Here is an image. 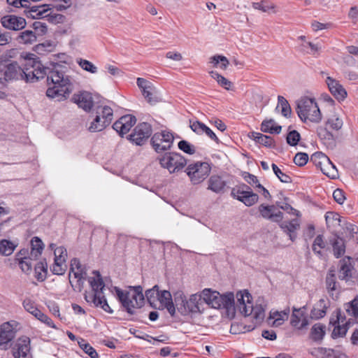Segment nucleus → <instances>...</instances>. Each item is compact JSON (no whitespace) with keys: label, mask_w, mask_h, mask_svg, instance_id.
<instances>
[{"label":"nucleus","mask_w":358,"mask_h":358,"mask_svg":"<svg viewBox=\"0 0 358 358\" xmlns=\"http://www.w3.org/2000/svg\"><path fill=\"white\" fill-rule=\"evenodd\" d=\"M66 69L58 63L50 64V66H44L38 59H29L24 68H22L17 62L10 61L6 55L0 57V73L3 80H23L34 83L46 76L48 83L51 81L53 84V87L48 88L46 95L58 101L65 100L73 89L72 79L66 74Z\"/></svg>","instance_id":"nucleus-1"},{"label":"nucleus","mask_w":358,"mask_h":358,"mask_svg":"<svg viewBox=\"0 0 358 358\" xmlns=\"http://www.w3.org/2000/svg\"><path fill=\"white\" fill-rule=\"evenodd\" d=\"M93 277L88 278V282L92 287L93 293H85V299L87 303H92L96 307L101 308L104 311L108 313H113V310L109 306L106 297L103 294L105 284L102 277L98 271H94Z\"/></svg>","instance_id":"nucleus-2"},{"label":"nucleus","mask_w":358,"mask_h":358,"mask_svg":"<svg viewBox=\"0 0 358 358\" xmlns=\"http://www.w3.org/2000/svg\"><path fill=\"white\" fill-rule=\"evenodd\" d=\"M117 297L122 306L129 315L135 313L134 309L140 308L144 304V295L141 286L130 287L129 291H123L117 287H115Z\"/></svg>","instance_id":"nucleus-3"},{"label":"nucleus","mask_w":358,"mask_h":358,"mask_svg":"<svg viewBox=\"0 0 358 358\" xmlns=\"http://www.w3.org/2000/svg\"><path fill=\"white\" fill-rule=\"evenodd\" d=\"M236 309L244 316L253 315L254 318L260 322L265 316V309L262 304H256L255 306L251 301L252 296L246 290L240 291L236 294Z\"/></svg>","instance_id":"nucleus-4"},{"label":"nucleus","mask_w":358,"mask_h":358,"mask_svg":"<svg viewBox=\"0 0 358 358\" xmlns=\"http://www.w3.org/2000/svg\"><path fill=\"white\" fill-rule=\"evenodd\" d=\"M296 113L303 122L319 123L322 115L315 99L302 97L296 103Z\"/></svg>","instance_id":"nucleus-5"},{"label":"nucleus","mask_w":358,"mask_h":358,"mask_svg":"<svg viewBox=\"0 0 358 358\" xmlns=\"http://www.w3.org/2000/svg\"><path fill=\"white\" fill-rule=\"evenodd\" d=\"M174 299L178 310L182 315L201 312L202 300L200 294H192L189 300H187L183 293L178 292L175 294Z\"/></svg>","instance_id":"nucleus-6"},{"label":"nucleus","mask_w":358,"mask_h":358,"mask_svg":"<svg viewBox=\"0 0 358 358\" xmlns=\"http://www.w3.org/2000/svg\"><path fill=\"white\" fill-rule=\"evenodd\" d=\"M213 308H224L228 317L233 318L236 310V304L234 302V295L232 292L220 294L214 291L213 294V302L210 306Z\"/></svg>","instance_id":"nucleus-7"},{"label":"nucleus","mask_w":358,"mask_h":358,"mask_svg":"<svg viewBox=\"0 0 358 358\" xmlns=\"http://www.w3.org/2000/svg\"><path fill=\"white\" fill-rule=\"evenodd\" d=\"M231 196L243 203L246 206H252L259 200V196L254 193L251 188L244 184H240L231 189Z\"/></svg>","instance_id":"nucleus-8"},{"label":"nucleus","mask_w":358,"mask_h":358,"mask_svg":"<svg viewBox=\"0 0 358 358\" xmlns=\"http://www.w3.org/2000/svg\"><path fill=\"white\" fill-rule=\"evenodd\" d=\"M160 165L172 173L182 169L187 164L186 159L179 153L168 152L159 158Z\"/></svg>","instance_id":"nucleus-9"},{"label":"nucleus","mask_w":358,"mask_h":358,"mask_svg":"<svg viewBox=\"0 0 358 358\" xmlns=\"http://www.w3.org/2000/svg\"><path fill=\"white\" fill-rule=\"evenodd\" d=\"M174 141L173 135L171 132L164 130L161 132L155 133L150 139V143L152 148L157 153H160L171 149Z\"/></svg>","instance_id":"nucleus-10"},{"label":"nucleus","mask_w":358,"mask_h":358,"mask_svg":"<svg viewBox=\"0 0 358 358\" xmlns=\"http://www.w3.org/2000/svg\"><path fill=\"white\" fill-rule=\"evenodd\" d=\"M343 121L340 115L335 111H331L327 115L325 128L319 127L317 129V132L320 138L326 137V136L330 138L333 136L331 132L339 131L343 127Z\"/></svg>","instance_id":"nucleus-11"},{"label":"nucleus","mask_w":358,"mask_h":358,"mask_svg":"<svg viewBox=\"0 0 358 358\" xmlns=\"http://www.w3.org/2000/svg\"><path fill=\"white\" fill-rule=\"evenodd\" d=\"M186 172L192 182L194 185L203 181L210 172V167L207 162H197L189 164Z\"/></svg>","instance_id":"nucleus-12"},{"label":"nucleus","mask_w":358,"mask_h":358,"mask_svg":"<svg viewBox=\"0 0 358 358\" xmlns=\"http://www.w3.org/2000/svg\"><path fill=\"white\" fill-rule=\"evenodd\" d=\"M310 162H312L317 167H320V170L324 175L331 178H336L337 173L336 166L322 152H316L313 154L310 157Z\"/></svg>","instance_id":"nucleus-13"},{"label":"nucleus","mask_w":358,"mask_h":358,"mask_svg":"<svg viewBox=\"0 0 358 358\" xmlns=\"http://www.w3.org/2000/svg\"><path fill=\"white\" fill-rule=\"evenodd\" d=\"M152 132V127L147 122L138 124L129 136V140L137 145H142L148 141Z\"/></svg>","instance_id":"nucleus-14"},{"label":"nucleus","mask_w":358,"mask_h":358,"mask_svg":"<svg viewBox=\"0 0 358 358\" xmlns=\"http://www.w3.org/2000/svg\"><path fill=\"white\" fill-rule=\"evenodd\" d=\"M136 83L149 103L153 105L159 101L157 91L150 82L144 78H138Z\"/></svg>","instance_id":"nucleus-15"},{"label":"nucleus","mask_w":358,"mask_h":358,"mask_svg":"<svg viewBox=\"0 0 358 358\" xmlns=\"http://www.w3.org/2000/svg\"><path fill=\"white\" fill-rule=\"evenodd\" d=\"M0 22L3 27L12 31L23 29L26 25V20L15 15H6L1 17Z\"/></svg>","instance_id":"nucleus-16"},{"label":"nucleus","mask_w":358,"mask_h":358,"mask_svg":"<svg viewBox=\"0 0 358 358\" xmlns=\"http://www.w3.org/2000/svg\"><path fill=\"white\" fill-rule=\"evenodd\" d=\"M136 118L132 115H126L122 116L119 120L115 122L113 128L120 136H123L128 133L131 128L136 124Z\"/></svg>","instance_id":"nucleus-17"},{"label":"nucleus","mask_w":358,"mask_h":358,"mask_svg":"<svg viewBox=\"0 0 358 358\" xmlns=\"http://www.w3.org/2000/svg\"><path fill=\"white\" fill-rule=\"evenodd\" d=\"M16 331L10 322H5L0 327V349L6 350L8 344L15 338Z\"/></svg>","instance_id":"nucleus-18"},{"label":"nucleus","mask_w":358,"mask_h":358,"mask_svg":"<svg viewBox=\"0 0 358 358\" xmlns=\"http://www.w3.org/2000/svg\"><path fill=\"white\" fill-rule=\"evenodd\" d=\"M325 83L327 85L330 92L335 99L339 101L345 99L347 96V92L338 80L330 76H327Z\"/></svg>","instance_id":"nucleus-19"},{"label":"nucleus","mask_w":358,"mask_h":358,"mask_svg":"<svg viewBox=\"0 0 358 358\" xmlns=\"http://www.w3.org/2000/svg\"><path fill=\"white\" fill-rule=\"evenodd\" d=\"M275 206L261 204L259 206V212L261 216L266 220L275 222H280L283 218V213L281 211L275 212Z\"/></svg>","instance_id":"nucleus-20"},{"label":"nucleus","mask_w":358,"mask_h":358,"mask_svg":"<svg viewBox=\"0 0 358 358\" xmlns=\"http://www.w3.org/2000/svg\"><path fill=\"white\" fill-rule=\"evenodd\" d=\"M72 100L79 108L85 111H90L94 106V101L92 94L88 92H81L79 94H74Z\"/></svg>","instance_id":"nucleus-21"},{"label":"nucleus","mask_w":358,"mask_h":358,"mask_svg":"<svg viewBox=\"0 0 358 358\" xmlns=\"http://www.w3.org/2000/svg\"><path fill=\"white\" fill-rule=\"evenodd\" d=\"M350 257L346 256L339 262L338 278L345 282L350 280L353 275L354 266L350 263Z\"/></svg>","instance_id":"nucleus-22"},{"label":"nucleus","mask_w":358,"mask_h":358,"mask_svg":"<svg viewBox=\"0 0 358 358\" xmlns=\"http://www.w3.org/2000/svg\"><path fill=\"white\" fill-rule=\"evenodd\" d=\"M159 306L157 308H166L171 316L176 313V306L172 301L170 292L167 290L159 291L158 297Z\"/></svg>","instance_id":"nucleus-23"},{"label":"nucleus","mask_w":358,"mask_h":358,"mask_svg":"<svg viewBox=\"0 0 358 358\" xmlns=\"http://www.w3.org/2000/svg\"><path fill=\"white\" fill-rule=\"evenodd\" d=\"M16 350L13 352L15 358H27L30 351V339L27 336H22L17 339L15 344Z\"/></svg>","instance_id":"nucleus-24"},{"label":"nucleus","mask_w":358,"mask_h":358,"mask_svg":"<svg viewBox=\"0 0 358 358\" xmlns=\"http://www.w3.org/2000/svg\"><path fill=\"white\" fill-rule=\"evenodd\" d=\"M309 353L315 358H341V356H345L338 351L325 348H314L310 349Z\"/></svg>","instance_id":"nucleus-25"},{"label":"nucleus","mask_w":358,"mask_h":358,"mask_svg":"<svg viewBox=\"0 0 358 358\" xmlns=\"http://www.w3.org/2000/svg\"><path fill=\"white\" fill-rule=\"evenodd\" d=\"M280 227L289 235L292 241H294L296 238L295 232L300 228V222L297 219H293L289 222L285 221L280 224Z\"/></svg>","instance_id":"nucleus-26"},{"label":"nucleus","mask_w":358,"mask_h":358,"mask_svg":"<svg viewBox=\"0 0 358 358\" xmlns=\"http://www.w3.org/2000/svg\"><path fill=\"white\" fill-rule=\"evenodd\" d=\"M336 317V320L333 322L334 325V329L331 334L333 338L345 336L349 328L348 322L341 324V310H338ZM330 323H332V322L330 321Z\"/></svg>","instance_id":"nucleus-27"},{"label":"nucleus","mask_w":358,"mask_h":358,"mask_svg":"<svg viewBox=\"0 0 358 358\" xmlns=\"http://www.w3.org/2000/svg\"><path fill=\"white\" fill-rule=\"evenodd\" d=\"M49 9V5L48 4L33 6L29 10H24V13L27 17L40 19Z\"/></svg>","instance_id":"nucleus-28"},{"label":"nucleus","mask_w":358,"mask_h":358,"mask_svg":"<svg viewBox=\"0 0 358 358\" xmlns=\"http://www.w3.org/2000/svg\"><path fill=\"white\" fill-rule=\"evenodd\" d=\"M248 136L256 143L263 145L265 147L273 148L275 146L273 138L269 136L252 131L249 134Z\"/></svg>","instance_id":"nucleus-29"},{"label":"nucleus","mask_w":358,"mask_h":358,"mask_svg":"<svg viewBox=\"0 0 358 358\" xmlns=\"http://www.w3.org/2000/svg\"><path fill=\"white\" fill-rule=\"evenodd\" d=\"M327 308V301L324 299H320L315 304V306L311 310L310 317L315 320L324 317L326 315Z\"/></svg>","instance_id":"nucleus-30"},{"label":"nucleus","mask_w":358,"mask_h":358,"mask_svg":"<svg viewBox=\"0 0 358 358\" xmlns=\"http://www.w3.org/2000/svg\"><path fill=\"white\" fill-rule=\"evenodd\" d=\"M326 334V326L322 323L315 324L310 332V338L315 342H321Z\"/></svg>","instance_id":"nucleus-31"},{"label":"nucleus","mask_w":358,"mask_h":358,"mask_svg":"<svg viewBox=\"0 0 358 358\" xmlns=\"http://www.w3.org/2000/svg\"><path fill=\"white\" fill-rule=\"evenodd\" d=\"M96 114L97 115L92 121L90 127H88V130L90 132L101 131L110 124V123H108V120H103L101 118L100 113L99 110H96Z\"/></svg>","instance_id":"nucleus-32"},{"label":"nucleus","mask_w":358,"mask_h":358,"mask_svg":"<svg viewBox=\"0 0 358 358\" xmlns=\"http://www.w3.org/2000/svg\"><path fill=\"white\" fill-rule=\"evenodd\" d=\"M333 248V253L336 258H339L345 252V241L339 237H334L330 240Z\"/></svg>","instance_id":"nucleus-33"},{"label":"nucleus","mask_w":358,"mask_h":358,"mask_svg":"<svg viewBox=\"0 0 358 358\" xmlns=\"http://www.w3.org/2000/svg\"><path fill=\"white\" fill-rule=\"evenodd\" d=\"M226 182L220 176H212L208 180V189L215 193H220L224 190Z\"/></svg>","instance_id":"nucleus-34"},{"label":"nucleus","mask_w":358,"mask_h":358,"mask_svg":"<svg viewBox=\"0 0 358 358\" xmlns=\"http://www.w3.org/2000/svg\"><path fill=\"white\" fill-rule=\"evenodd\" d=\"M282 127L276 125L273 119L265 120L261 124V131L264 133L280 134Z\"/></svg>","instance_id":"nucleus-35"},{"label":"nucleus","mask_w":358,"mask_h":358,"mask_svg":"<svg viewBox=\"0 0 358 358\" xmlns=\"http://www.w3.org/2000/svg\"><path fill=\"white\" fill-rule=\"evenodd\" d=\"M25 253V250H20L17 254V259L19 261V265L22 271L24 273H29L32 268L31 260L34 259V257H31V256L29 257H22V255Z\"/></svg>","instance_id":"nucleus-36"},{"label":"nucleus","mask_w":358,"mask_h":358,"mask_svg":"<svg viewBox=\"0 0 358 358\" xmlns=\"http://www.w3.org/2000/svg\"><path fill=\"white\" fill-rule=\"evenodd\" d=\"M37 37L34 31L25 30L20 32L16 40L19 43L28 45L33 44L36 41Z\"/></svg>","instance_id":"nucleus-37"},{"label":"nucleus","mask_w":358,"mask_h":358,"mask_svg":"<svg viewBox=\"0 0 358 358\" xmlns=\"http://www.w3.org/2000/svg\"><path fill=\"white\" fill-rule=\"evenodd\" d=\"M289 312V308H286L282 311L271 313L270 318L274 319L273 325L278 327L282 324L283 322L288 319Z\"/></svg>","instance_id":"nucleus-38"},{"label":"nucleus","mask_w":358,"mask_h":358,"mask_svg":"<svg viewBox=\"0 0 358 358\" xmlns=\"http://www.w3.org/2000/svg\"><path fill=\"white\" fill-rule=\"evenodd\" d=\"M44 245L42 241L38 237H34L31 241V252L30 256L34 257V259L41 255L43 250Z\"/></svg>","instance_id":"nucleus-39"},{"label":"nucleus","mask_w":358,"mask_h":358,"mask_svg":"<svg viewBox=\"0 0 358 358\" xmlns=\"http://www.w3.org/2000/svg\"><path fill=\"white\" fill-rule=\"evenodd\" d=\"M34 269L36 279L40 282L44 281L48 273V264L45 259L38 262L36 264Z\"/></svg>","instance_id":"nucleus-40"},{"label":"nucleus","mask_w":358,"mask_h":358,"mask_svg":"<svg viewBox=\"0 0 358 358\" xmlns=\"http://www.w3.org/2000/svg\"><path fill=\"white\" fill-rule=\"evenodd\" d=\"M17 246V244L15 242L3 239L0 241V254L3 256H9L13 252Z\"/></svg>","instance_id":"nucleus-41"},{"label":"nucleus","mask_w":358,"mask_h":358,"mask_svg":"<svg viewBox=\"0 0 358 358\" xmlns=\"http://www.w3.org/2000/svg\"><path fill=\"white\" fill-rule=\"evenodd\" d=\"M159 294V290L157 285H155L152 289H148L145 292L147 300L152 308H157Z\"/></svg>","instance_id":"nucleus-42"},{"label":"nucleus","mask_w":358,"mask_h":358,"mask_svg":"<svg viewBox=\"0 0 358 358\" xmlns=\"http://www.w3.org/2000/svg\"><path fill=\"white\" fill-rule=\"evenodd\" d=\"M78 344L90 358H99V355L96 350L90 343L86 342L85 339L80 338L78 341Z\"/></svg>","instance_id":"nucleus-43"},{"label":"nucleus","mask_w":358,"mask_h":358,"mask_svg":"<svg viewBox=\"0 0 358 358\" xmlns=\"http://www.w3.org/2000/svg\"><path fill=\"white\" fill-rule=\"evenodd\" d=\"M210 75L214 78L217 83L227 90H230L232 86V83L227 80L226 78L219 74L216 71H211L209 72Z\"/></svg>","instance_id":"nucleus-44"},{"label":"nucleus","mask_w":358,"mask_h":358,"mask_svg":"<svg viewBox=\"0 0 358 358\" xmlns=\"http://www.w3.org/2000/svg\"><path fill=\"white\" fill-rule=\"evenodd\" d=\"M279 107L281 108V113L284 117H288L290 116L292 112L291 107L287 99L282 96H278V106L276 109Z\"/></svg>","instance_id":"nucleus-45"},{"label":"nucleus","mask_w":358,"mask_h":358,"mask_svg":"<svg viewBox=\"0 0 358 358\" xmlns=\"http://www.w3.org/2000/svg\"><path fill=\"white\" fill-rule=\"evenodd\" d=\"M336 280L335 270L330 268L326 277V285L329 291H335L337 289V282Z\"/></svg>","instance_id":"nucleus-46"},{"label":"nucleus","mask_w":358,"mask_h":358,"mask_svg":"<svg viewBox=\"0 0 358 358\" xmlns=\"http://www.w3.org/2000/svg\"><path fill=\"white\" fill-rule=\"evenodd\" d=\"M74 278H77V285H73L70 280V283L74 291L81 292L83 288L84 281L87 276V273L85 271L80 270V272H74Z\"/></svg>","instance_id":"nucleus-47"},{"label":"nucleus","mask_w":358,"mask_h":358,"mask_svg":"<svg viewBox=\"0 0 358 358\" xmlns=\"http://www.w3.org/2000/svg\"><path fill=\"white\" fill-rule=\"evenodd\" d=\"M305 308V306L300 308H293L290 321V323L293 327L298 328L301 322V317H303V311L302 310Z\"/></svg>","instance_id":"nucleus-48"},{"label":"nucleus","mask_w":358,"mask_h":358,"mask_svg":"<svg viewBox=\"0 0 358 358\" xmlns=\"http://www.w3.org/2000/svg\"><path fill=\"white\" fill-rule=\"evenodd\" d=\"M97 110L99 111L101 118L103 120H108V123H111L113 117V112L111 108L106 106L103 107L98 108Z\"/></svg>","instance_id":"nucleus-49"},{"label":"nucleus","mask_w":358,"mask_h":358,"mask_svg":"<svg viewBox=\"0 0 358 358\" xmlns=\"http://www.w3.org/2000/svg\"><path fill=\"white\" fill-rule=\"evenodd\" d=\"M55 261L59 263H64L67 256L66 249L63 247H57L54 250Z\"/></svg>","instance_id":"nucleus-50"},{"label":"nucleus","mask_w":358,"mask_h":358,"mask_svg":"<svg viewBox=\"0 0 358 358\" xmlns=\"http://www.w3.org/2000/svg\"><path fill=\"white\" fill-rule=\"evenodd\" d=\"M271 166L275 175L278 178V179L282 182L289 183L292 182L291 177L287 175L286 173L282 172L276 164H272Z\"/></svg>","instance_id":"nucleus-51"},{"label":"nucleus","mask_w":358,"mask_h":358,"mask_svg":"<svg viewBox=\"0 0 358 358\" xmlns=\"http://www.w3.org/2000/svg\"><path fill=\"white\" fill-rule=\"evenodd\" d=\"M345 308L348 315L357 317L358 316V299H355L352 301L345 305Z\"/></svg>","instance_id":"nucleus-52"},{"label":"nucleus","mask_w":358,"mask_h":358,"mask_svg":"<svg viewBox=\"0 0 358 358\" xmlns=\"http://www.w3.org/2000/svg\"><path fill=\"white\" fill-rule=\"evenodd\" d=\"M178 146L180 150L187 154L193 155L196 152L195 147L185 140L179 141Z\"/></svg>","instance_id":"nucleus-53"},{"label":"nucleus","mask_w":358,"mask_h":358,"mask_svg":"<svg viewBox=\"0 0 358 358\" xmlns=\"http://www.w3.org/2000/svg\"><path fill=\"white\" fill-rule=\"evenodd\" d=\"M301 139V135L296 130L289 131L286 137L287 144L291 146H295Z\"/></svg>","instance_id":"nucleus-54"},{"label":"nucleus","mask_w":358,"mask_h":358,"mask_svg":"<svg viewBox=\"0 0 358 358\" xmlns=\"http://www.w3.org/2000/svg\"><path fill=\"white\" fill-rule=\"evenodd\" d=\"M78 64L83 70L86 71H88L91 73H95L97 72V67L88 60L80 59L78 61Z\"/></svg>","instance_id":"nucleus-55"},{"label":"nucleus","mask_w":358,"mask_h":358,"mask_svg":"<svg viewBox=\"0 0 358 358\" xmlns=\"http://www.w3.org/2000/svg\"><path fill=\"white\" fill-rule=\"evenodd\" d=\"M313 252L321 256L322 252L320 250H317V248L320 249H323L325 248V243L323 240V236L322 235H318L316 236V238L314 240L313 244Z\"/></svg>","instance_id":"nucleus-56"},{"label":"nucleus","mask_w":358,"mask_h":358,"mask_svg":"<svg viewBox=\"0 0 358 358\" xmlns=\"http://www.w3.org/2000/svg\"><path fill=\"white\" fill-rule=\"evenodd\" d=\"M325 220L327 224L331 222L332 224H338L341 225L342 220L341 216L334 212H327L325 215Z\"/></svg>","instance_id":"nucleus-57"},{"label":"nucleus","mask_w":358,"mask_h":358,"mask_svg":"<svg viewBox=\"0 0 358 358\" xmlns=\"http://www.w3.org/2000/svg\"><path fill=\"white\" fill-rule=\"evenodd\" d=\"M308 162V155L305 152H298L294 157V162L299 166H303Z\"/></svg>","instance_id":"nucleus-58"},{"label":"nucleus","mask_w":358,"mask_h":358,"mask_svg":"<svg viewBox=\"0 0 358 358\" xmlns=\"http://www.w3.org/2000/svg\"><path fill=\"white\" fill-rule=\"evenodd\" d=\"M24 309L33 315L34 317L37 315L40 310H38L30 299H25L23 302Z\"/></svg>","instance_id":"nucleus-59"},{"label":"nucleus","mask_w":358,"mask_h":358,"mask_svg":"<svg viewBox=\"0 0 358 358\" xmlns=\"http://www.w3.org/2000/svg\"><path fill=\"white\" fill-rule=\"evenodd\" d=\"M252 7L255 9L262 10L263 12H267L270 9L273 8L274 6L269 3L267 1H262L260 2H255L252 3Z\"/></svg>","instance_id":"nucleus-60"},{"label":"nucleus","mask_w":358,"mask_h":358,"mask_svg":"<svg viewBox=\"0 0 358 358\" xmlns=\"http://www.w3.org/2000/svg\"><path fill=\"white\" fill-rule=\"evenodd\" d=\"M276 205L283 210L286 211L288 213H291L295 215L296 216H300V213L297 210L293 208L291 205H289L287 202H276Z\"/></svg>","instance_id":"nucleus-61"},{"label":"nucleus","mask_w":358,"mask_h":358,"mask_svg":"<svg viewBox=\"0 0 358 358\" xmlns=\"http://www.w3.org/2000/svg\"><path fill=\"white\" fill-rule=\"evenodd\" d=\"M301 47L303 52L312 55H315L320 50L317 45L311 42H306V43L302 44Z\"/></svg>","instance_id":"nucleus-62"},{"label":"nucleus","mask_w":358,"mask_h":358,"mask_svg":"<svg viewBox=\"0 0 358 358\" xmlns=\"http://www.w3.org/2000/svg\"><path fill=\"white\" fill-rule=\"evenodd\" d=\"M214 293V291H212L210 289H205L203 290V292L200 294L201 296L202 303L205 302L209 306H211V303L213 302V294Z\"/></svg>","instance_id":"nucleus-63"},{"label":"nucleus","mask_w":358,"mask_h":358,"mask_svg":"<svg viewBox=\"0 0 358 358\" xmlns=\"http://www.w3.org/2000/svg\"><path fill=\"white\" fill-rule=\"evenodd\" d=\"M206 125L201 122L194 121L190 124L191 129L197 134H204Z\"/></svg>","instance_id":"nucleus-64"}]
</instances>
